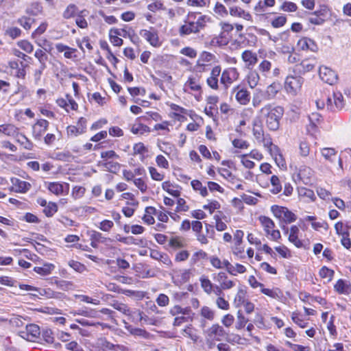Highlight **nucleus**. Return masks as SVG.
<instances>
[{
    "label": "nucleus",
    "instance_id": "f257e3e1",
    "mask_svg": "<svg viewBox=\"0 0 351 351\" xmlns=\"http://www.w3.org/2000/svg\"><path fill=\"white\" fill-rule=\"evenodd\" d=\"M261 118L265 121L269 130L276 131L280 126V120L284 114V109L281 106H274L271 104L265 105L260 111Z\"/></svg>",
    "mask_w": 351,
    "mask_h": 351
},
{
    "label": "nucleus",
    "instance_id": "f03ea898",
    "mask_svg": "<svg viewBox=\"0 0 351 351\" xmlns=\"http://www.w3.org/2000/svg\"><path fill=\"white\" fill-rule=\"evenodd\" d=\"M205 336V345L202 349L208 351L215 347V341H220L226 335L223 328L218 324H213L210 328L204 331Z\"/></svg>",
    "mask_w": 351,
    "mask_h": 351
},
{
    "label": "nucleus",
    "instance_id": "7ed1b4c3",
    "mask_svg": "<svg viewBox=\"0 0 351 351\" xmlns=\"http://www.w3.org/2000/svg\"><path fill=\"white\" fill-rule=\"evenodd\" d=\"M271 211L276 217L285 223H292L297 219L296 215L286 207L272 206Z\"/></svg>",
    "mask_w": 351,
    "mask_h": 351
},
{
    "label": "nucleus",
    "instance_id": "20e7f679",
    "mask_svg": "<svg viewBox=\"0 0 351 351\" xmlns=\"http://www.w3.org/2000/svg\"><path fill=\"white\" fill-rule=\"evenodd\" d=\"M197 15L198 14L195 12H191L187 15L186 19L184 21V24L182 25L179 29V33L180 36H186L199 32L195 25V23H194V19H196Z\"/></svg>",
    "mask_w": 351,
    "mask_h": 351
},
{
    "label": "nucleus",
    "instance_id": "39448f33",
    "mask_svg": "<svg viewBox=\"0 0 351 351\" xmlns=\"http://www.w3.org/2000/svg\"><path fill=\"white\" fill-rule=\"evenodd\" d=\"M304 79L299 75H289L285 80V87L287 92L295 94L302 87Z\"/></svg>",
    "mask_w": 351,
    "mask_h": 351
},
{
    "label": "nucleus",
    "instance_id": "423d86ee",
    "mask_svg": "<svg viewBox=\"0 0 351 351\" xmlns=\"http://www.w3.org/2000/svg\"><path fill=\"white\" fill-rule=\"evenodd\" d=\"M319 75L323 82L330 85L335 84L338 80V75L336 72L326 66L319 67Z\"/></svg>",
    "mask_w": 351,
    "mask_h": 351
},
{
    "label": "nucleus",
    "instance_id": "0eeeda50",
    "mask_svg": "<svg viewBox=\"0 0 351 351\" xmlns=\"http://www.w3.org/2000/svg\"><path fill=\"white\" fill-rule=\"evenodd\" d=\"M239 73L235 68L225 69L221 75L220 82L227 89L230 84L238 79Z\"/></svg>",
    "mask_w": 351,
    "mask_h": 351
},
{
    "label": "nucleus",
    "instance_id": "6e6552de",
    "mask_svg": "<svg viewBox=\"0 0 351 351\" xmlns=\"http://www.w3.org/2000/svg\"><path fill=\"white\" fill-rule=\"evenodd\" d=\"M232 93H235L236 99L242 105H246L250 100V93L247 89L241 88L239 86L232 89Z\"/></svg>",
    "mask_w": 351,
    "mask_h": 351
},
{
    "label": "nucleus",
    "instance_id": "1a4fd4ad",
    "mask_svg": "<svg viewBox=\"0 0 351 351\" xmlns=\"http://www.w3.org/2000/svg\"><path fill=\"white\" fill-rule=\"evenodd\" d=\"M49 122L45 119L38 120L33 125V136L35 139L40 140L43 134L47 130Z\"/></svg>",
    "mask_w": 351,
    "mask_h": 351
},
{
    "label": "nucleus",
    "instance_id": "9d476101",
    "mask_svg": "<svg viewBox=\"0 0 351 351\" xmlns=\"http://www.w3.org/2000/svg\"><path fill=\"white\" fill-rule=\"evenodd\" d=\"M214 280L219 283V285L224 289H230L232 288L235 283L234 281L228 280V276L225 272H219L213 274Z\"/></svg>",
    "mask_w": 351,
    "mask_h": 351
},
{
    "label": "nucleus",
    "instance_id": "9b49d317",
    "mask_svg": "<svg viewBox=\"0 0 351 351\" xmlns=\"http://www.w3.org/2000/svg\"><path fill=\"white\" fill-rule=\"evenodd\" d=\"M22 333L25 335L23 336L24 338H26L28 341H34L40 335V328L36 324H29L26 326V331Z\"/></svg>",
    "mask_w": 351,
    "mask_h": 351
},
{
    "label": "nucleus",
    "instance_id": "f8f14e48",
    "mask_svg": "<svg viewBox=\"0 0 351 351\" xmlns=\"http://www.w3.org/2000/svg\"><path fill=\"white\" fill-rule=\"evenodd\" d=\"M47 189L51 193L56 195H60L64 194V191H69V184L66 183L61 184L57 182H49Z\"/></svg>",
    "mask_w": 351,
    "mask_h": 351
},
{
    "label": "nucleus",
    "instance_id": "ddd939ff",
    "mask_svg": "<svg viewBox=\"0 0 351 351\" xmlns=\"http://www.w3.org/2000/svg\"><path fill=\"white\" fill-rule=\"evenodd\" d=\"M297 177L302 183L307 185L312 181V170L307 167H301L298 171Z\"/></svg>",
    "mask_w": 351,
    "mask_h": 351
},
{
    "label": "nucleus",
    "instance_id": "4468645a",
    "mask_svg": "<svg viewBox=\"0 0 351 351\" xmlns=\"http://www.w3.org/2000/svg\"><path fill=\"white\" fill-rule=\"evenodd\" d=\"M334 105L330 106V111L337 112L341 110L345 106V101L343 95L339 91H334L332 93Z\"/></svg>",
    "mask_w": 351,
    "mask_h": 351
},
{
    "label": "nucleus",
    "instance_id": "2eb2a0df",
    "mask_svg": "<svg viewBox=\"0 0 351 351\" xmlns=\"http://www.w3.org/2000/svg\"><path fill=\"white\" fill-rule=\"evenodd\" d=\"M140 35L149 42L151 45L154 47L159 45L158 36L156 32L142 29L140 31Z\"/></svg>",
    "mask_w": 351,
    "mask_h": 351
},
{
    "label": "nucleus",
    "instance_id": "dca6fc26",
    "mask_svg": "<svg viewBox=\"0 0 351 351\" xmlns=\"http://www.w3.org/2000/svg\"><path fill=\"white\" fill-rule=\"evenodd\" d=\"M315 60H304L300 64L295 65V70L300 73H305L312 71L315 66Z\"/></svg>",
    "mask_w": 351,
    "mask_h": 351
},
{
    "label": "nucleus",
    "instance_id": "f3484780",
    "mask_svg": "<svg viewBox=\"0 0 351 351\" xmlns=\"http://www.w3.org/2000/svg\"><path fill=\"white\" fill-rule=\"evenodd\" d=\"M298 45L302 50H310L311 51L315 52L318 49L315 42L308 38H303L300 39L298 41Z\"/></svg>",
    "mask_w": 351,
    "mask_h": 351
},
{
    "label": "nucleus",
    "instance_id": "a211bd4d",
    "mask_svg": "<svg viewBox=\"0 0 351 351\" xmlns=\"http://www.w3.org/2000/svg\"><path fill=\"white\" fill-rule=\"evenodd\" d=\"M11 182L15 186L16 191L18 193H25L27 192L32 186L30 183L16 178H12Z\"/></svg>",
    "mask_w": 351,
    "mask_h": 351
},
{
    "label": "nucleus",
    "instance_id": "6ab92c4d",
    "mask_svg": "<svg viewBox=\"0 0 351 351\" xmlns=\"http://www.w3.org/2000/svg\"><path fill=\"white\" fill-rule=\"evenodd\" d=\"M230 14L234 17L243 18L246 21H251L252 18L251 14L245 12L243 9L238 6H232L230 8Z\"/></svg>",
    "mask_w": 351,
    "mask_h": 351
},
{
    "label": "nucleus",
    "instance_id": "aec40b11",
    "mask_svg": "<svg viewBox=\"0 0 351 351\" xmlns=\"http://www.w3.org/2000/svg\"><path fill=\"white\" fill-rule=\"evenodd\" d=\"M298 192L299 197L305 202H313L316 199L314 191L306 187H298Z\"/></svg>",
    "mask_w": 351,
    "mask_h": 351
},
{
    "label": "nucleus",
    "instance_id": "412c9836",
    "mask_svg": "<svg viewBox=\"0 0 351 351\" xmlns=\"http://www.w3.org/2000/svg\"><path fill=\"white\" fill-rule=\"evenodd\" d=\"M242 59L247 67L253 66L258 61L257 55L250 50H245L243 52Z\"/></svg>",
    "mask_w": 351,
    "mask_h": 351
},
{
    "label": "nucleus",
    "instance_id": "4be33fe9",
    "mask_svg": "<svg viewBox=\"0 0 351 351\" xmlns=\"http://www.w3.org/2000/svg\"><path fill=\"white\" fill-rule=\"evenodd\" d=\"M299 228L296 226H292L290 228L289 241L293 243L297 247H302V242L298 239Z\"/></svg>",
    "mask_w": 351,
    "mask_h": 351
},
{
    "label": "nucleus",
    "instance_id": "5701e85b",
    "mask_svg": "<svg viewBox=\"0 0 351 351\" xmlns=\"http://www.w3.org/2000/svg\"><path fill=\"white\" fill-rule=\"evenodd\" d=\"M150 256L155 260L162 262L167 266H171L172 265V262L167 254L160 253L157 250H152L150 253Z\"/></svg>",
    "mask_w": 351,
    "mask_h": 351
},
{
    "label": "nucleus",
    "instance_id": "b1692460",
    "mask_svg": "<svg viewBox=\"0 0 351 351\" xmlns=\"http://www.w3.org/2000/svg\"><path fill=\"white\" fill-rule=\"evenodd\" d=\"M334 287L336 291L341 294H348L351 291V286L341 279L336 282Z\"/></svg>",
    "mask_w": 351,
    "mask_h": 351
},
{
    "label": "nucleus",
    "instance_id": "393cba45",
    "mask_svg": "<svg viewBox=\"0 0 351 351\" xmlns=\"http://www.w3.org/2000/svg\"><path fill=\"white\" fill-rule=\"evenodd\" d=\"M88 14V11L86 10H81L77 13L75 23L79 27L85 29L88 27V23L85 19V16H86Z\"/></svg>",
    "mask_w": 351,
    "mask_h": 351
},
{
    "label": "nucleus",
    "instance_id": "a878e982",
    "mask_svg": "<svg viewBox=\"0 0 351 351\" xmlns=\"http://www.w3.org/2000/svg\"><path fill=\"white\" fill-rule=\"evenodd\" d=\"M79 12L80 11L78 10L77 5L73 3H71L65 8L62 13V16L65 19H69L77 16Z\"/></svg>",
    "mask_w": 351,
    "mask_h": 351
},
{
    "label": "nucleus",
    "instance_id": "bb28decb",
    "mask_svg": "<svg viewBox=\"0 0 351 351\" xmlns=\"http://www.w3.org/2000/svg\"><path fill=\"white\" fill-rule=\"evenodd\" d=\"M111 306L116 310L119 311L121 313L127 315L131 316L132 311L128 306L125 304L120 302L119 301H113L111 304Z\"/></svg>",
    "mask_w": 351,
    "mask_h": 351
},
{
    "label": "nucleus",
    "instance_id": "cd10ccee",
    "mask_svg": "<svg viewBox=\"0 0 351 351\" xmlns=\"http://www.w3.org/2000/svg\"><path fill=\"white\" fill-rule=\"evenodd\" d=\"M131 131L134 134H143L144 133L149 132L150 129L148 126L143 123H136L132 125Z\"/></svg>",
    "mask_w": 351,
    "mask_h": 351
},
{
    "label": "nucleus",
    "instance_id": "c85d7f7f",
    "mask_svg": "<svg viewBox=\"0 0 351 351\" xmlns=\"http://www.w3.org/2000/svg\"><path fill=\"white\" fill-rule=\"evenodd\" d=\"M34 56L38 59V60L40 62V66H41V69H45L46 66V62L48 60V56L46 54L45 52H44L41 49H37L35 51Z\"/></svg>",
    "mask_w": 351,
    "mask_h": 351
},
{
    "label": "nucleus",
    "instance_id": "c756f323",
    "mask_svg": "<svg viewBox=\"0 0 351 351\" xmlns=\"http://www.w3.org/2000/svg\"><path fill=\"white\" fill-rule=\"evenodd\" d=\"M53 268L54 266L52 264H45L42 267H35L34 270L41 276H47L51 274Z\"/></svg>",
    "mask_w": 351,
    "mask_h": 351
},
{
    "label": "nucleus",
    "instance_id": "7c9ffc66",
    "mask_svg": "<svg viewBox=\"0 0 351 351\" xmlns=\"http://www.w3.org/2000/svg\"><path fill=\"white\" fill-rule=\"evenodd\" d=\"M198 15L196 19H194V23L197 26L199 31L204 28L206 23L209 21V18L206 15H202L200 13H197Z\"/></svg>",
    "mask_w": 351,
    "mask_h": 351
},
{
    "label": "nucleus",
    "instance_id": "2f4dec72",
    "mask_svg": "<svg viewBox=\"0 0 351 351\" xmlns=\"http://www.w3.org/2000/svg\"><path fill=\"white\" fill-rule=\"evenodd\" d=\"M125 328L131 335L134 336H139L145 338H147L149 336V333L141 328H133L132 326H125Z\"/></svg>",
    "mask_w": 351,
    "mask_h": 351
},
{
    "label": "nucleus",
    "instance_id": "473e14b6",
    "mask_svg": "<svg viewBox=\"0 0 351 351\" xmlns=\"http://www.w3.org/2000/svg\"><path fill=\"white\" fill-rule=\"evenodd\" d=\"M260 221L263 226L267 233H270V230H271L275 226L274 221L270 218L265 216L261 217Z\"/></svg>",
    "mask_w": 351,
    "mask_h": 351
},
{
    "label": "nucleus",
    "instance_id": "72a5a7b5",
    "mask_svg": "<svg viewBox=\"0 0 351 351\" xmlns=\"http://www.w3.org/2000/svg\"><path fill=\"white\" fill-rule=\"evenodd\" d=\"M322 156L327 160L332 161V157L336 156L337 151L332 147H325L321 150Z\"/></svg>",
    "mask_w": 351,
    "mask_h": 351
},
{
    "label": "nucleus",
    "instance_id": "f704fd0d",
    "mask_svg": "<svg viewBox=\"0 0 351 351\" xmlns=\"http://www.w3.org/2000/svg\"><path fill=\"white\" fill-rule=\"evenodd\" d=\"M200 315L202 317L209 321H213L215 315V311L206 306H204L201 308Z\"/></svg>",
    "mask_w": 351,
    "mask_h": 351
},
{
    "label": "nucleus",
    "instance_id": "c9c22d12",
    "mask_svg": "<svg viewBox=\"0 0 351 351\" xmlns=\"http://www.w3.org/2000/svg\"><path fill=\"white\" fill-rule=\"evenodd\" d=\"M200 282L204 292H206L207 294H211L214 286L211 281L205 277H202L200 278Z\"/></svg>",
    "mask_w": 351,
    "mask_h": 351
},
{
    "label": "nucleus",
    "instance_id": "e433bc0d",
    "mask_svg": "<svg viewBox=\"0 0 351 351\" xmlns=\"http://www.w3.org/2000/svg\"><path fill=\"white\" fill-rule=\"evenodd\" d=\"M271 183L272 185V189L270 190V191L272 193L277 194L282 190V186L278 176H272L271 178Z\"/></svg>",
    "mask_w": 351,
    "mask_h": 351
},
{
    "label": "nucleus",
    "instance_id": "4c0bfd02",
    "mask_svg": "<svg viewBox=\"0 0 351 351\" xmlns=\"http://www.w3.org/2000/svg\"><path fill=\"white\" fill-rule=\"evenodd\" d=\"M322 14L321 11H315L311 14V16L308 18V21L314 25H322L324 22V19L320 17Z\"/></svg>",
    "mask_w": 351,
    "mask_h": 351
},
{
    "label": "nucleus",
    "instance_id": "58836bf2",
    "mask_svg": "<svg viewBox=\"0 0 351 351\" xmlns=\"http://www.w3.org/2000/svg\"><path fill=\"white\" fill-rule=\"evenodd\" d=\"M58 210V206L54 202H49L47 206L44 208L43 213L48 217H52Z\"/></svg>",
    "mask_w": 351,
    "mask_h": 351
},
{
    "label": "nucleus",
    "instance_id": "ea45409f",
    "mask_svg": "<svg viewBox=\"0 0 351 351\" xmlns=\"http://www.w3.org/2000/svg\"><path fill=\"white\" fill-rule=\"evenodd\" d=\"M334 271L326 266L322 267L319 270V276L322 278H327L328 282L330 281L334 276Z\"/></svg>",
    "mask_w": 351,
    "mask_h": 351
},
{
    "label": "nucleus",
    "instance_id": "a19ab883",
    "mask_svg": "<svg viewBox=\"0 0 351 351\" xmlns=\"http://www.w3.org/2000/svg\"><path fill=\"white\" fill-rule=\"evenodd\" d=\"M225 36V32L222 31L218 36H215L211 40L210 45L213 46L226 45L227 40L224 39Z\"/></svg>",
    "mask_w": 351,
    "mask_h": 351
},
{
    "label": "nucleus",
    "instance_id": "79ce46f5",
    "mask_svg": "<svg viewBox=\"0 0 351 351\" xmlns=\"http://www.w3.org/2000/svg\"><path fill=\"white\" fill-rule=\"evenodd\" d=\"M259 79L260 77L257 72H250L247 77L249 86L252 88H254L258 84Z\"/></svg>",
    "mask_w": 351,
    "mask_h": 351
},
{
    "label": "nucleus",
    "instance_id": "37998d69",
    "mask_svg": "<svg viewBox=\"0 0 351 351\" xmlns=\"http://www.w3.org/2000/svg\"><path fill=\"white\" fill-rule=\"evenodd\" d=\"M34 22V19L23 16L18 20V23L25 29L28 30L31 28L32 23Z\"/></svg>",
    "mask_w": 351,
    "mask_h": 351
},
{
    "label": "nucleus",
    "instance_id": "c03bdc74",
    "mask_svg": "<svg viewBox=\"0 0 351 351\" xmlns=\"http://www.w3.org/2000/svg\"><path fill=\"white\" fill-rule=\"evenodd\" d=\"M245 291L242 287L239 288L235 298L234 303L237 306H239L245 302Z\"/></svg>",
    "mask_w": 351,
    "mask_h": 351
},
{
    "label": "nucleus",
    "instance_id": "a18cd8bd",
    "mask_svg": "<svg viewBox=\"0 0 351 351\" xmlns=\"http://www.w3.org/2000/svg\"><path fill=\"white\" fill-rule=\"evenodd\" d=\"M56 159L64 162H70L73 158L69 152H59L56 154Z\"/></svg>",
    "mask_w": 351,
    "mask_h": 351
},
{
    "label": "nucleus",
    "instance_id": "49530a36",
    "mask_svg": "<svg viewBox=\"0 0 351 351\" xmlns=\"http://www.w3.org/2000/svg\"><path fill=\"white\" fill-rule=\"evenodd\" d=\"M308 119L311 125L313 128H315L321 122L322 117L317 112H313L308 116Z\"/></svg>",
    "mask_w": 351,
    "mask_h": 351
},
{
    "label": "nucleus",
    "instance_id": "de8ad7c7",
    "mask_svg": "<svg viewBox=\"0 0 351 351\" xmlns=\"http://www.w3.org/2000/svg\"><path fill=\"white\" fill-rule=\"evenodd\" d=\"M66 132L69 136L75 137L79 134H83V129L80 130L77 126L69 125L66 128Z\"/></svg>",
    "mask_w": 351,
    "mask_h": 351
},
{
    "label": "nucleus",
    "instance_id": "09e8293b",
    "mask_svg": "<svg viewBox=\"0 0 351 351\" xmlns=\"http://www.w3.org/2000/svg\"><path fill=\"white\" fill-rule=\"evenodd\" d=\"M116 239L117 241L123 243L127 245H138V243L136 242V239L134 238L133 237H123L120 236L119 234L117 235Z\"/></svg>",
    "mask_w": 351,
    "mask_h": 351
},
{
    "label": "nucleus",
    "instance_id": "8fccbe9b",
    "mask_svg": "<svg viewBox=\"0 0 351 351\" xmlns=\"http://www.w3.org/2000/svg\"><path fill=\"white\" fill-rule=\"evenodd\" d=\"M74 315H80L88 317H95L97 316V312L94 310L88 309H79L75 313Z\"/></svg>",
    "mask_w": 351,
    "mask_h": 351
},
{
    "label": "nucleus",
    "instance_id": "3c124183",
    "mask_svg": "<svg viewBox=\"0 0 351 351\" xmlns=\"http://www.w3.org/2000/svg\"><path fill=\"white\" fill-rule=\"evenodd\" d=\"M18 46L26 51L27 53H32L34 50L33 45L27 40H21L18 43Z\"/></svg>",
    "mask_w": 351,
    "mask_h": 351
},
{
    "label": "nucleus",
    "instance_id": "603ef678",
    "mask_svg": "<svg viewBox=\"0 0 351 351\" xmlns=\"http://www.w3.org/2000/svg\"><path fill=\"white\" fill-rule=\"evenodd\" d=\"M291 318L294 323L302 328H306L308 325V323L302 319L298 313H293Z\"/></svg>",
    "mask_w": 351,
    "mask_h": 351
},
{
    "label": "nucleus",
    "instance_id": "864d4df0",
    "mask_svg": "<svg viewBox=\"0 0 351 351\" xmlns=\"http://www.w3.org/2000/svg\"><path fill=\"white\" fill-rule=\"evenodd\" d=\"M90 239H94L95 241H97L98 243H104L107 241H109L110 239L104 237L101 233L97 232V231H93L90 234Z\"/></svg>",
    "mask_w": 351,
    "mask_h": 351
},
{
    "label": "nucleus",
    "instance_id": "5fc2aeb1",
    "mask_svg": "<svg viewBox=\"0 0 351 351\" xmlns=\"http://www.w3.org/2000/svg\"><path fill=\"white\" fill-rule=\"evenodd\" d=\"M69 265L71 267H72L75 271L80 273L83 272L86 269L85 266L83 264L73 260H71L69 262Z\"/></svg>",
    "mask_w": 351,
    "mask_h": 351
},
{
    "label": "nucleus",
    "instance_id": "6e6d98bb",
    "mask_svg": "<svg viewBox=\"0 0 351 351\" xmlns=\"http://www.w3.org/2000/svg\"><path fill=\"white\" fill-rule=\"evenodd\" d=\"M149 172L151 175L152 178L154 180L161 181L164 178V175L159 173L155 167H149Z\"/></svg>",
    "mask_w": 351,
    "mask_h": 351
},
{
    "label": "nucleus",
    "instance_id": "4d7b16f0",
    "mask_svg": "<svg viewBox=\"0 0 351 351\" xmlns=\"http://www.w3.org/2000/svg\"><path fill=\"white\" fill-rule=\"evenodd\" d=\"M298 9L295 3L290 1H285L281 5V10L286 12H295Z\"/></svg>",
    "mask_w": 351,
    "mask_h": 351
},
{
    "label": "nucleus",
    "instance_id": "13d9d810",
    "mask_svg": "<svg viewBox=\"0 0 351 351\" xmlns=\"http://www.w3.org/2000/svg\"><path fill=\"white\" fill-rule=\"evenodd\" d=\"M216 304L219 308L223 310H228L230 307L228 302L224 299L223 296L217 298Z\"/></svg>",
    "mask_w": 351,
    "mask_h": 351
},
{
    "label": "nucleus",
    "instance_id": "bf43d9fd",
    "mask_svg": "<svg viewBox=\"0 0 351 351\" xmlns=\"http://www.w3.org/2000/svg\"><path fill=\"white\" fill-rule=\"evenodd\" d=\"M185 86H189L190 89L194 91H198L201 89L200 85L197 82L195 78L190 77Z\"/></svg>",
    "mask_w": 351,
    "mask_h": 351
},
{
    "label": "nucleus",
    "instance_id": "052dcab7",
    "mask_svg": "<svg viewBox=\"0 0 351 351\" xmlns=\"http://www.w3.org/2000/svg\"><path fill=\"white\" fill-rule=\"evenodd\" d=\"M220 208L219 203L213 200L209 202V204L203 206V208L205 210H208L210 213H213L215 210L219 209Z\"/></svg>",
    "mask_w": 351,
    "mask_h": 351
},
{
    "label": "nucleus",
    "instance_id": "680f3d73",
    "mask_svg": "<svg viewBox=\"0 0 351 351\" xmlns=\"http://www.w3.org/2000/svg\"><path fill=\"white\" fill-rule=\"evenodd\" d=\"M104 166L110 172L115 173L119 169L120 165L118 162L106 161Z\"/></svg>",
    "mask_w": 351,
    "mask_h": 351
},
{
    "label": "nucleus",
    "instance_id": "e2e57ef3",
    "mask_svg": "<svg viewBox=\"0 0 351 351\" xmlns=\"http://www.w3.org/2000/svg\"><path fill=\"white\" fill-rule=\"evenodd\" d=\"M109 36L110 40L113 45L120 47L123 45V40L121 38H119L118 35L111 34V29L110 30L109 32Z\"/></svg>",
    "mask_w": 351,
    "mask_h": 351
},
{
    "label": "nucleus",
    "instance_id": "0e129e2a",
    "mask_svg": "<svg viewBox=\"0 0 351 351\" xmlns=\"http://www.w3.org/2000/svg\"><path fill=\"white\" fill-rule=\"evenodd\" d=\"M287 21V18L284 16H280L272 21L271 25L274 27L278 28L283 26Z\"/></svg>",
    "mask_w": 351,
    "mask_h": 351
},
{
    "label": "nucleus",
    "instance_id": "69168bd1",
    "mask_svg": "<svg viewBox=\"0 0 351 351\" xmlns=\"http://www.w3.org/2000/svg\"><path fill=\"white\" fill-rule=\"evenodd\" d=\"M232 145L236 148L247 149L249 147V143L243 139L236 138L232 141Z\"/></svg>",
    "mask_w": 351,
    "mask_h": 351
},
{
    "label": "nucleus",
    "instance_id": "338daca9",
    "mask_svg": "<svg viewBox=\"0 0 351 351\" xmlns=\"http://www.w3.org/2000/svg\"><path fill=\"white\" fill-rule=\"evenodd\" d=\"M317 193L321 199H323L324 200L328 199L331 196V193H330V191L322 187H318L317 189Z\"/></svg>",
    "mask_w": 351,
    "mask_h": 351
},
{
    "label": "nucleus",
    "instance_id": "774afa93",
    "mask_svg": "<svg viewBox=\"0 0 351 351\" xmlns=\"http://www.w3.org/2000/svg\"><path fill=\"white\" fill-rule=\"evenodd\" d=\"M67 350L71 351H84L82 348L75 341H72L65 345Z\"/></svg>",
    "mask_w": 351,
    "mask_h": 351
}]
</instances>
